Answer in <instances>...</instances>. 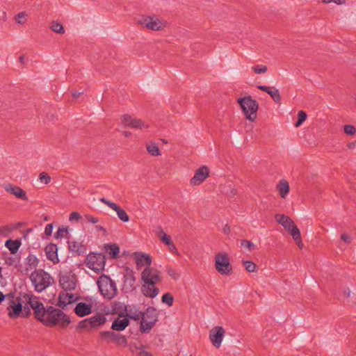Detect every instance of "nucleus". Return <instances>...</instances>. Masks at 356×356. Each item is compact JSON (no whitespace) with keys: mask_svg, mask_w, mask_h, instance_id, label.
I'll list each match as a JSON object with an SVG mask.
<instances>
[{"mask_svg":"<svg viewBox=\"0 0 356 356\" xmlns=\"http://www.w3.org/2000/svg\"><path fill=\"white\" fill-rule=\"evenodd\" d=\"M169 250L172 252H177V248L173 243L170 245H169Z\"/></svg>","mask_w":356,"mask_h":356,"instance_id":"60","label":"nucleus"},{"mask_svg":"<svg viewBox=\"0 0 356 356\" xmlns=\"http://www.w3.org/2000/svg\"><path fill=\"white\" fill-rule=\"evenodd\" d=\"M237 102L244 113L245 118L248 120L254 122L257 115L258 103L250 95L238 98Z\"/></svg>","mask_w":356,"mask_h":356,"instance_id":"4","label":"nucleus"},{"mask_svg":"<svg viewBox=\"0 0 356 356\" xmlns=\"http://www.w3.org/2000/svg\"><path fill=\"white\" fill-rule=\"evenodd\" d=\"M323 2L326 3L333 2L338 5H342L346 3V0H323Z\"/></svg>","mask_w":356,"mask_h":356,"instance_id":"54","label":"nucleus"},{"mask_svg":"<svg viewBox=\"0 0 356 356\" xmlns=\"http://www.w3.org/2000/svg\"><path fill=\"white\" fill-rule=\"evenodd\" d=\"M117 345L122 346L124 347L127 346V339L125 336L121 334H117V337L115 339L114 341Z\"/></svg>","mask_w":356,"mask_h":356,"instance_id":"40","label":"nucleus"},{"mask_svg":"<svg viewBox=\"0 0 356 356\" xmlns=\"http://www.w3.org/2000/svg\"><path fill=\"white\" fill-rule=\"evenodd\" d=\"M44 252L47 259L53 262V264H55L59 262L58 256V248L56 244H48L44 249Z\"/></svg>","mask_w":356,"mask_h":356,"instance_id":"19","label":"nucleus"},{"mask_svg":"<svg viewBox=\"0 0 356 356\" xmlns=\"http://www.w3.org/2000/svg\"><path fill=\"white\" fill-rule=\"evenodd\" d=\"M24 298L33 310L35 318L44 325H59L65 327L71 323L70 317L66 314L52 306L45 307L37 297L26 294Z\"/></svg>","mask_w":356,"mask_h":356,"instance_id":"1","label":"nucleus"},{"mask_svg":"<svg viewBox=\"0 0 356 356\" xmlns=\"http://www.w3.org/2000/svg\"><path fill=\"white\" fill-rule=\"evenodd\" d=\"M122 122L126 127H131L132 129H147L149 127L148 124L142 121L140 119L134 118L129 115H124L122 116Z\"/></svg>","mask_w":356,"mask_h":356,"instance_id":"13","label":"nucleus"},{"mask_svg":"<svg viewBox=\"0 0 356 356\" xmlns=\"http://www.w3.org/2000/svg\"><path fill=\"white\" fill-rule=\"evenodd\" d=\"M140 356H152L151 354L145 350H142L139 353Z\"/></svg>","mask_w":356,"mask_h":356,"instance_id":"59","label":"nucleus"},{"mask_svg":"<svg viewBox=\"0 0 356 356\" xmlns=\"http://www.w3.org/2000/svg\"><path fill=\"white\" fill-rule=\"evenodd\" d=\"M167 272H168V274L170 276V277H175L176 276V273L175 271V270H173L172 268H168V270H167Z\"/></svg>","mask_w":356,"mask_h":356,"instance_id":"56","label":"nucleus"},{"mask_svg":"<svg viewBox=\"0 0 356 356\" xmlns=\"http://www.w3.org/2000/svg\"><path fill=\"white\" fill-rule=\"evenodd\" d=\"M275 218L279 224L284 227L286 232H289V216L284 214H276Z\"/></svg>","mask_w":356,"mask_h":356,"instance_id":"34","label":"nucleus"},{"mask_svg":"<svg viewBox=\"0 0 356 356\" xmlns=\"http://www.w3.org/2000/svg\"><path fill=\"white\" fill-rule=\"evenodd\" d=\"M344 294L346 295V297H349L350 296V291H344Z\"/></svg>","mask_w":356,"mask_h":356,"instance_id":"64","label":"nucleus"},{"mask_svg":"<svg viewBox=\"0 0 356 356\" xmlns=\"http://www.w3.org/2000/svg\"><path fill=\"white\" fill-rule=\"evenodd\" d=\"M343 130H344V133L349 136H352V135L355 134V133L356 132L355 127L351 124L345 125Z\"/></svg>","mask_w":356,"mask_h":356,"instance_id":"48","label":"nucleus"},{"mask_svg":"<svg viewBox=\"0 0 356 356\" xmlns=\"http://www.w3.org/2000/svg\"><path fill=\"white\" fill-rule=\"evenodd\" d=\"M257 88L268 93L275 103L278 104L280 102L281 97L280 92L275 87L259 85L257 86Z\"/></svg>","mask_w":356,"mask_h":356,"instance_id":"20","label":"nucleus"},{"mask_svg":"<svg viewBox=\"0 0 356 356\" xmlns=\"http://www.w3.org/2000/svg\"><path fill=\"white\" fill-rule=\"evenodd\" d=\"M39 180L42 183L47 184L51 181V177L47 172H42L39 175Z\"/></svg>","mask_w":356,"mask_h":356,"instance_id":"46","label":"nucleus"},{"mask_svg":"<svg viewBox=\"0 0 356 356\" xmlns=\"http://www.w3.org/2000/svg\"><path fill=\"white\" fill-rule=\"evenodd\" d=\"M241 245L242 247H243L245 249H248L249 251H252L256 249V245L251 241L248 240L241 241Z\"/></svg>","mask_w":356,"mask_h":356,"instance_id":"44","label":"nucleus"},{"mask_svg":"<svg viewBox=\"0 0 356 356\" xmlns=\"http://www.w3.org/2000/svg\"><path fill=\"white\" fill-rule=\"evenodd\" d=\"M4 189L7 193L15 195L18 199L28 200L26 191L19 186L8 184L5 186Z\"/></svg>","mask_w":356,"mask_h":356,"instance_id":"17","label":"nucleus"},{"mask_svg":"<svg viewBox=\"0 0 356 356\" xmlns=\"http://www.w3.org/2000/svg\"><path fill=\"white\" fill-rule=\"evenodd\" d=\"M101 294L104 298L111 300L118 294V289L115 282L110 277L102 275L97 282Z\"/></svg>","mask_w":356,"mask_h":356,"instance_id":"3","label":"nucleus"},{"mask_svg":"<svg viewBox=\"0 0 356 356\" xmlns=\"http://www.w3.org/2000/svg\"><path fill=\"white\" fill-rule=\"evenodd\" d=\"M341 238L346 243H349L350 242V237L347 234H342L341 235Z\"/></svg>","mask_w":356,"mask_h":356,"instance_id":"55","label":"nucleus"},{"mask_svg":"<svg viewBox=\"0 0 356 356\" xmlns=\"http://www.w3.org/2000/svg\"><path fill=\"white\" fill-rule=\"evenodd\" d=\"M147 150L149 154L152 156H159L161 155V151L156 143H152L146 145Z\"/></svg>","mask_w":356,"mask_h":356,"instance_id":"35","label":"nucleus"},{"mask_svg":"<svg viewBox=\"0 0 356 356\" xmlns=\"http://www.w3.org/2000/svg\"><path fill=\"white\" fill-rule=\"evenodd\" d=\"M111 309L113 314H118L120 317H125L128 308L124 302L114 301L111 304Z\"/></svg>","mask_w":356,"mask_h":356,"instance_id":"23","label":"nucleus"},{"mask_svg":"<svg viewBox=\"0 0 356 356\" xmlns=\"http://www.w3.org/2000/svg\"><path fill=\"white\" fill-rule=\"evenodd\" d=\"M50 29L57 33L63 34L65 33L63 26L58 21H53L50 25Z\"/></svg>","mask_w":356,"mask_h":356,"instance_id":"37","label":"nucleus"},{"mask_svg":"<svg viewBox=\"0 0 356 356\" xmlns=\"http://www.w3.org/2000/svg\"><path fill=\"white\" fill-rule=\"evenodd\" d=\"M225 330L221 326H216L211 331L209 338L212 344L216 348H219L223 339Z\"/></svg>","mask_w":356,"mask_h":356,"instance_id":"15","label":"nucleus"},{"mask_svg":"<svg viewBox=\"0 0 356 356\" xmlns=\"http://www.w3.org/2000/svg\"><path fill=\"white\" fill-rule=\"evenodd\" d=\"M135 282L136 278L132 270H130L124 275V285L129 291H133L136 289Z\"/></svg>","mask_w":356,"mask_h":356,"instance_id":"29","label":"nucleus"},{"mask_svg":"<svg viewBox=\"0 0 356 356\" xmlns=\"http://www.w3.org/2000/svg\"><path fill=\"white\" fill-rule=\"evenodd\" d=\"M129 325V320L127 318L122 319H115L111 325V329L115 331H122Z\"/></svg>","mask_w":356,"mask_h":356,"instance_id":"28","label":"nucleus"},{"mask_svg":"<svg viewBox=\"0 0 356 356\" xmlns=\"http://www.w3.org/2000/svg\"><path fill=\"white\" fill-rule=\"evenodd\" d=\"M74 302H75L74 294L63 293L59 296L58 305L60 307L64 308L67 305H70Z\"/></svg>","mask_w":356,"mask_h":356,"instance_id":"27","label":"nucleus"},{"mask_svg":"<svg viewBox=\"0 0 356 356\" xmlns=\"http://www.w3.org/2000/svg\"><path fill=\"white\" fill-rule=\"evenodd\" d=\"M117 334L112 331H102L99 332L100 337L107 341L108 342L111 341H115V337H117Z\"/></svg>","mask_w":356,"mask_h":356,"instance_id":"36","label":"nucleus"},{"mask_svg":"<svg viewBox=\"0 0 356 356\" xmlns=\"http://www.w3.org/2000/svg\"><path fill=\"white\" fill-rule=\"evenodd\" d=\"M291 236L294 241L295 244L300 250L304 248V243L302 240L300 231L295 222L291 219Z\"/></svg>","mask_w":356,"mask_h":356,"instance_id":"18","label":"nucleus"},{"mask_svg":"<svg viewBox=\"0 0 356 356\" xmlns=\"http://www.w3.org/2000/svg\"><path fill=\"white\" fill-rule=\"evenodd\" d=\"M99 201L105 204L106 205H107L110 209H111L113 211H115L117 213L118 218L121 221H122L124 222H129V217L128 214L119 205H118L117 204H115V203H114V202H111L110 200H108L107 199H106L104 197H101L99 199Z\"/></svg>","mask_w":356,"mask_h":356,"instance_id":"11","label":"nucleus"},{"mask_svg":"<svg viewBox=\"0 0 356 356\" xmlns=\"http://www.w3.org/2000/svg\"><path fill=\"white\" fill-rule=\"evenodd\" d=\"M81 218L82 217L79 212L72 211L70 215L69 220L70 221H73V220L79 221V220L81 219Z\"/></svg>","mask_w":356,"mask_h":356,"instance_id":"50","label":"nucleus"},{"mask_svg":"<svg viewBox=\"0 0 356 356\" xmlns=\"http://www.w3.org/2000/svg\"><path fill=\"white\" fill-rule=\"evenodd\" d=\"M11 302L12 304L7 307L8 316L11 318H17L22 313V304L21 302L15 303L13 300H11Z\"/></svg>","mask_w":356,"mask_h":356,"instance_id":"21","label":"nucleus"},{"mask_svg":"<svg viewBox=\"0 0 356 356\" xmlns=\"http://www.w3.org/2000/svg\"><path fill=\"white\" fill-rule=\"evenodd\" d=\"M68 245L70 250L76 252L78 255H81L85 253V246L77 241H69Z\"/></svg>","mask_w":356,"mask_h":356,"instance_id":"31","label":"nucleus"},{"mask_svg":"<svg viewBox=\"0 0 356 356\" xmlns=\"http://www.w3.org/2000/svg\"><path fill=\"white\" fill-rule=\"evenodd\" d=\"M53 228H54L53 224L50 223V224L47 225L45 227V229H44L45 234L47 236H51L52 234V232H53Z\"/></svg>","mask_w":356,"mask_h":356,"instance_id":"52","label":"nucleus"},{"mask_svg":"<svg viewBox=\"0 0 356 356\" xmlns=\"http://www.w3.org/2000/svg\"><path fill=\"white\" fill-rule=\"evenodd\" d=\"M75 314L79 317H83L92 313V305L86 302H79L74 308Z\"/></svg>","mask_w":356,"mask_h":356,"instance_id":"24","label":"nucleus"},{"mask_svg":"<svg viewBox=\"0 0 356 356\" xmlns=\"http://www.w3.org/2000/svg\"><path fill=\"white\" fill-rule=\"evenodd\" d=\"M209 169L206 165H202L195 171L194 176L191 179V184L193 186L201 184L209 176Z\"/></svg>","mask_w":356,"mask_h":356,"instance_id":"14","label":"nucleus"},{"mask_svg":"<svg viewBox=\"0 0 356 356\" xmlns=\"http://www.w3.org/2000/svg\"><path fill=\"white\" fill-rule=\"evenodd\" d=\"M96 229L97 231H101V232H104V234L106 233V229L104 227L101 226V225H97L96 226Z\"/></svg>","mask_w":356,"mask_h":356,"instance_id":"58","label":"nucleus"},{"mask_svg":"<svg viewBox=\"0 0 356 356\" xmlns=\"http://www.w3.org/2000/svg\"><path fill=\"white\" fill-rule=\"evenodd\" d=\"M106 317L100 314L88 318L89 324L90 325L91 328L97 327L104 325L106 322Z\"/></svg>","mask_w":356,"mask_h":356,"instance_id":"30","label":"nucleus"},{"mask_svg":"<svg viewBox=\"0 0 356 356\" xmlns=\"http://www.w3.org/2000/svg\"><path fill=\"white\" fill-rule=\"evenodd\" d=\"M252 68L253 71L257 74H263L267 71V67L263 65H254Z\"/></svg>","mask_w":356,"mask_h":356,"instance_id":"47","label":"nucleus"},{"mask_svg":"<svg viewBox=\"0 0 356 356\" xmlns=\"http://www.w3.org/2000/svg\"><path fill=\"white\" fill-rule=\"evenodd\" d=\"M133 258L135 259L137 268L143 267L150 268L152 264V258L149 254L139 252L133 253Z\"/></svg>","mask_w":356,"mask_h":356,"instance_id":"16","label":"nucleus"},{"mask_svg":"<svg viewBox=\"0 0 356 356\" xmlns=\"http://www.w3.org/2000/svg\"><path fill=\"white\" fill-rule=\"evenodd\" d=\"M26 13L25 12L19 13L15 16L16 23L19 24H24L26 21Z\"/></svg>","mask_w":356,"mask_h":356,"instance_id":"45","label":"nucleus"},{"mask_svg":"<svg viewBox=\"0 0 356 356\" xmlns=\"http://www.w3.org/2000/svg\"><path fill=\"white\" fill-rule=\"evenodd\" d=\"M159 313L153 307H148L142 312L140 330L142 333H149L158 321Z\"/></svg>","mask_w":356,"mask_h":356,"instance_id":"5","label":"nucleus"},{"mask_svg":"<svg viewBox=\"0 0 356 356\" xmlns=\"http://www.w3.org/2000/svg\"><path fill=\"white\" fill-rule=\"evenodd\" d=\"M131 132L129 131H124L123 132V135L126 137V138H128L131 136Z\"/></svg>","mask_w":356,"mask_h":356,"instance_id":"63","label":"nucleus"},{"mask_svg":"<svg viewBox=\"0 0 356 356\" xmlns=\"http://www.w3.org/2000/svg\"><path fill=\"white\" fill-rule=\"evenodd\" d=\"M68 234V229L67 226L59 227L57 232L54 234V238H59L64 237L65 235Z\"/></svg>","mask_w":356,"mask_h":356,"instance_id":"41","label":"nucleus"},{"mask_svg":"<svg viewBox=\"0 0 356 356\" xmlns=\"http://www.w3.org/2000/svg\"><path fill=\"white\" fill-rule=\"evenodd\" d=\"M223 231L226 234H229L231 232L230 227L227 225H226L223 228Z\"/></svg>","mask_w":356,"mask_h":356,"instance_id":"61","label":"nucleus"},{"mask_svg":"<svg viewBox=\"0 0 356 356\" xmlns=\"http://www.w3.org/2000/svg\"><path fill=\"white\" fill-rule=\"evenodd\" d=\"M161 241L168 246L170 245L173 242L172 241L171 237L167 235L162 229H160V233L159 234Z\"/></svg>","mask_w":356,"mask_h":356,"instance_id":"39","label":"nucleus"},{"mask_svg":"<svg viewBox=\"0 0 356 356\" xmlns=\"http://www.w3.org/2000/svg\"><path fill=\"white\" fill-rule=\"evenodd\" d=\"M39 259L34 254H29L28 257L24 259V266L20 265L19 270L24 275L28 274V273L33 269H35L39 264Z\"/></svg>","mask_w":356,"mask_h":356,"instance_id":"12","label":"nucleus"},{"mask_svg":"<svg viewBox=\"0 0 356 356\" xmlns=\"http://www.w3.org/2000/svg\"><path fill=\"white\" fill-rule=\"evenodd\" d=\"M31 314L30 308L29 307H24V310L22 309L21 316L27 318L31 315Z\"/></svg>","mask_w":356,"mask_h":356,"instance_id":"53","label":"nucleus"},{"mask_svg":"<svg viewBox=\"0 0 356 356\" xmlns=\"http://www.w3.org/2000/svg\"><path fill=\"white\" fill-rule=\"evenodd\" d=\"M5 298V295L3 293V292L0 291V304L2 302V301Z\"/></svg>","mask_w":356,"mask_h":356,"instance_id":"62","label":"nucleus"},{"mask_svg":"<svg viewBox=\"0 0 356 356\" xmlns=\"http://www.w3.org/2000/svg\"><path fill=\"white\" fill-rule=\"evenodd\" d=\"M138 23L143 27L153 31H159L165 27V23L155 16H143Z\"/></svg>","mask_w":356,"mask_h":356,"instance_id":"9","label":"nucleus"},{"mask_svg":"<svg viewBox=\"0 0 356 356\" xmlns=\"http://www.w3.org/2000/svg\"><path fill=\"white\" fill-rule=\"evenodd\" d=\"M88 327H90V325L89 324L88 318L81 321L77 325V328H79V329H86V328H88Z\"/></svg>","mask_w":356,"mask_h":356,"instance_id":"49","label":"nucleus"},{"mask_svg":"<svg viewBox=\"0 0 356 356\" xmlns=\"http://www.w3.org/2000/svg\"><path fill=\"white\" fill-rule=\"evenodd\" d=\"M141 291L145 296L151 298H155L159 293V289L155 285H151L145 282L141 287Z\"/></svg>","mask_w":356,"mask_h":356,"instance_id":"25","label":"nucleus"},{"mask_svg":"<svg viewBox=\"0 0 356 356\" xmlns=\"http://www.w3.org/2000/svg\"><path fill=\"white\" fill-rule=\"evenodd\" d=\"M103 250L111 259L119 257L120 248L116 243H106L104 245Z\"/></svg>","mask_w":356,"mask_h":356,"instance_id":"22","label":"nucleus"},{"mask_svg":"<svg viewBox=\"0 0 356 356\" xmlns=\"http://www.w3.org/2000/svg\"><path fill=\"white\" fill-rule=\"evenodd\" d=\"M5 246L10 251L12 254L17 252L21 246V242L19 240L8 239L6 241Z\"/></svg>","mask_w":356,"mask_h":356,"instance_id":"33","label":"nucleus"},{"mask_svg":"<svg viewBox=\"0 0 356 356\" xmlns=\"http://www.w3.org/2000/svg\"><path fill=\"white\" fill-rule=\"evenodd\" d=\"M243 265L248 272L253 273L257 269V265L251 261H243Z\"/></svg>","mask_w":356,"mask_h":356,"instance_id":"43","label":"nucleus"},{"mask_svg":"<svg viewBox=\"0 0 356 356\" xmlns=\"http://www.w3.org/2000/svg\"><path fill=\"white\" fill-rule=\"evenodd\" d=\"M30 280L38 292H42L54 283V278L42 269L33 271Z\"/></svg>","mask_w":356,"mask_h":356,"instance_id":"2","label":"nucleus"},{"mask_svg":"<svg viewBox=\"0 0 356 356\" xmlns=\"http://www.w3.org/2000/svg\"><path fill=\"white\" fill-rule=\"evenodd\" d=\"M173 300V296L170 293H166L163 294L161 298L162 302L166 304L169 307L172 305Z\"/></svg>","mask_w":356,"mask_h":356,"instance_id":"42","label":"nucleus"},{"mask_svg":"<svg viewBox=\"0 0 356 356\" xmlns=\"http://www.w3.org/2000/svg\"><path fill=\"white\" fill-rule=\"evenodd\" d=\"M105 263V256L102 253H90L86 258V266L97 273L104 270Z\"/></svg>","mask_w":356,"mask_h":356,"instance_id":"6","label":"nucleus"},{"mask_svg":"<svg viewBox=\"0 0 356 356\" xmlns=\"http://www.w3.org/2000/svg\"><path fill=\"white\" fill-rule=\"evenodd\" d=\"M141 279L143 282L151 285L161 281L159 271L154 268H145L141 273Z\"/></svg>","mask_w":356,"mask_h":356,"instance_id":"10","label":"nucleus"},{"mask_svg":"<svg viewBox=\"0 0 356 356\" xmlns=\"http://www.w3.org/2000/svg\"><path fill=\"white\" fill-rule=\"evenodd\" d=\"M277 191L280 193V195L281 197L284 198L286 195L289 191V185L287 181L284 179H282L280 181V182L277 184L276 186Z\"/></svg>","mask_w":356,"mask_h":356,"instance_id":"32","label":"nucleus"},{"mask_svg":"<svg viewBox=\"0 0 356 356\" xmlns=\"http://www.w3.org/2000/svg\"><path fill=\"white\" fill-rule=\"evenodd\" d=\"M77 278L72 271H63L59 274V284L65 291H73L76 289Z\"/></svg>","mask_w":356,"mask_h":356,"instance_id":"8","label":"nucleus"},{"mask_svg":"<svg viewBox=\"0 0 356 356\" xmlns=\"http://www.w3.org/2000/svg\"><path fill=\"white\" fill-rule=\"evenodd\" d=\"M307 115L304 111H300L298 113V120L294 123V127L298 128L300 127L307 120Z\"/></svg>","mask_w":356,"mask_h":356,"instance_id":"38","label":"nucleus"},{"mask_svg":"<svg viewBox=\"0 0 356 356\" xmlns=\"http://www.w3.org/2000/svg\"><path fill=\"white\" fill-rule=\"evenodd\" d=\"M84 217L88 222H91L92 224H96L99 222V218L90 215H85Z\"/></svg>","mask_w":356,"mask_h":356,"instance_id":"51","label":"nucleus"},{"mask_svg":"<svg viewBox=\"0 0 356 356\" xmlns=\"http://www.w3.org/2000/svg\"><path fill=\"white\" fill-rule=\"evenodd\" d=\"M81 94H83V91H81V92H77V91L72 92V96L74 98L79 97Z\"/></svg>","mask_w":356,"mask_h":356,"instance_id":"57","label":"nucleus"},{"mask_svg":"<svg viewBox=\"0 0 356 356\" xmlns=\"http://www.w3.org/2000/svg\"><path fill=\"white\" fill-rule=\"evenodd\" d=\"M127 313L125 314V317L128 319H132L134 321H138L141 318L142 312L140 311L139 308L134 305L127 306Z\"/></svg>","mask_w":356,"mask_h":356,"instance_id":"26","label":"nucleus"},{"mask_svg":"<svg viewBox=\"0 0 356 356\" xmlns=\"http://www.w3.org/2000/svg\"><path fill=\"white\" fill-rule=\"evenodd\" d=\"M215 267L221 275H229L232 272V267L229 263L228 255L226 253H218L216 255Z\"/></svg>","mask_w":356,"mask_h":356,"instance_id":"7","label":"nucleus"}]
</instances>
